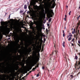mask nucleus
<instances>
[{
  "mask_svg": "<svg viewBox=\"0 0 80 80\" xmlns=\"http://www.w3.org/2000/svg\"><path fill=\"white\" fill-rule=\"evenodd\" d=\"M31 0V2H30V5L28 7L29 9H32V8H31V6H33L34 9H35V10L37 9V8H38V6H37V5H35V4H36L35 2H34L33 0Z\"/></svg>",
  "mask_w": 80,
  "mask_h": 80,
  "instance_id": "obj_1",
  "label": "nucleus"
},
{
  "mask_svg": "<svg viewBox=\"0 0 80 80\" xmlns=\"http://www.w3.org/2000/svg\"><path fill=\"white\" fill-rule=\"evenodd\" d=\"M80 15H79V16L77 18V20H79V18H80Z\"/></svg>",
  "mask_w": 80,
  "mask_h": 80,
  "instance_id": "obj_22",
  "label": "nucleus"
},
{
  "mask_svg": "<svg viewBox=\"0 0 80 80\" xmlns=\"http://www.w3.org/2000/svg\"><path fill=\"white\" fill-rule=\"evenodd\" d=\"M69 34L70 37H72V34L71 33H69Z\"/></svg>",
  "mask_w": 80,
  "mask_h": 80,
  "instance_id": "obj_21",
  "label": "nucleus"
},
{
  "mask_svg": "<svg viewBox=\"0 0 80 80\" xmlns=\"http://www.w3.org/2000/svg\"><path fill=\"white\" fill-rule=\"evenodd\" d=\"M47 25L48 27H49V26H50V24L48 23L47 24Z\"/></svg>",
  "mask_w": 80,
  "mask_h": 80,
  "instance_id": "obj_36",
  "label": "nucleus"
},
{
  "mask_svg": "<svg viewBox=\"0 0 80 80\" xmlns=\"http://www.w3.org/2000/svg\"><path fill=\"white\" fill-rule=\"evenodd\" d=\"M43 12H45V10H44V9H43Z\"/></svg>",
  "mask_w": 80,
  "mask_h": 80,
  "instance_id": "obj_51",
  "label": "nucleus"
},
{
  "mask_svg": "<svg viewBox=\"0 0 80 80\" xmlns=\"http://www.w3.org/2000/svg\"><path fill=\"white\" fill-rule=\"evenodd\" d=\"M8 71V73L10 72V70H5V69H0V72L2 73H6V72H7ZM0 75H1L0 74Z\"/></svg>",
  "mask_w": 80,
  "mask_h": 80,
  "instance_id": "obj_5",
  "label": "nucleus"
},
{
  "mask_svg": "<svg viewBox=\"0 0 80 80\" xmlns=\"http://www.w3.org/2000/svg\"><path fill=\"white\" fill-rule=\"evenodd\" d=\"M71 11H70L69 12V15H70V14L71 13Z\"/></svg>",
  "mask_w": 80,
  "mask_h": 80,
  "instance_id": "obj_34",
  "label": "nucleus"
},
{
  "mask_svg": "<svg viewBox=\"0 0 80 80\" xmlns=\"http://www.w3.org/2000/svg\"><path fill=\"white\" fill-rule=\"evenodd\" d=\"M65 33H64L63 34V37H65Z\"/></svg>",
  "mask_w": 80,
  "mask_h": 80,
  "instance_id": "obj_33",
  "label": "nucleus"
},
{
  "mask_svg": "<svg viewBox=\"0 0 80 80\" xmlns=\"http://www.w3.org/2000/svg\"><path fill=\"white\" fill-rule=\"evenodd\" d=\"M62 33H65V31L63 30H62Z\"/></svg>",
  "mask_w": 80,
  "mask_h": 80,
  "instance_id": "obj_43",
  "label": "nucleus"
},
{
  "mask_svg": "<svg viewBox=\"0 0 80 80\" xmlns=\"http://www.w3.org/2000/svg\"><path fill=\"white\" fill-rule=\"evenodd\" d=\"M78 26H76V32H78Z\"/></svg>",
  "mask_w": 80,
  "mask_h": 80,
  "instance_id": "obj_17",
  "label": "nucleus"
},
{
  "mask_svg": "<svg viewBox=\"0 0 80 80\" xmlns=\"http://www.w3.org/2000/svg\"><path fill=\"white\" fill-rule=\"evenodd\" d=\"M78 46H79V47H80V45L79 44H78Z\"/></svg>",
  "mask_w": 80,
  "mask_h": 80,
  "instance_id": "obj_56",
  "label": "nucleus"
},
{
  "mask_svg": "<svg viewBox=\"0 0 80 80\" xmlns=\"http://www.w3.org/2000/svg\"><path fill=\"white\" fill-rule=\"evenodd\" d=\"M7 80H8V78H7Z\"/></svg>",
  "mask_w": 80,
  "mask_h": 80,
  "instance_id": "obj_59",
  "label": "nucleus"
},
{
  "mask_svg": "<svg viewBox=\"0 0 80 80\" xmlns=\"http://www.w3.org/2000/svg\"><path fill=\"white\" fill-rule=\"evenodd\" d=\"M62 46H63V47L65 48V41L63 42V43L62 44Z\"/></svg>",
  "mask_w": 80,
  "mask_h": 80,
  "instance_id": "obj_20",
  "label": "nucleus"
},
{
  "mask_svg": "<svg viewBox=\"0 0 80 80\" xmlns=\"http://www.w3.org/2000/svg\"><path fill=\"white\" fill-rule=\"evenodd\" d=\"M10 34H11L12 35V37H15V35H14V34H12V33H10Z\"/></svg>",
  "mask_w": 80,
  "mask_h": 80,
  "instance_id": "obj_27",
  "label": "nucleus"
},
{
  "mask_svg": "<svg viewBox=\"0 0 80 80\" xmlns=\"http://www.w3.org/2000/svg\"><path fill=\"white\" fill-rule=\"evenodd\" d=\"M46 13L49 15L50 17H52V16H53V15L52 14V13H53V14H54V13H53V11L52 10L50 9V7L47 8L46 10Z\"/></svg>",
  "mask_w": 80,
  "mask_h": 80,
  "instance_id": "obj_3",
  "label": "nucleus"
},
{
  "mask_svg": "<svg viewBox=\"0 0 80 80\" xmlns=\"http://www.w3.org/2000/svg\"><path fill=\"white\" fill-rule=\"evenodd\" d=\"M52 6L53 7V8H54V7H55V4H52Z\"/></svg>",
  "mask_w": 80,
  "mask_h": 80,
  "instance_id": "obj_39",
  "label": "nucleus"
},
{
  "mask_svg": "<svg viewBox=\"0 0 80 80\" xmlns=\"http://www.w3.org/2000/svg\"><path fill=\"white\" fill-rule=\"evenodd\" d=\"M66 8L67 11L68 10V7L67 5L66 6Z\"/></svg>",
  "mask_w": 80,
  "mask_h": 80,
  "instance_id": "obj_24",
  "label": "nucleus"
},
{
  "mask_svg": "<svg viewBox=\"0 0 80 80\" xmlns=\"http://www.w3.org/2000/svg\"><path fill=\"white\" fill-rule=\"evenodd\" d=\"M74 31H72V34H74Z\"/></svg>",
  "mask_w": 80,
  "mask_h": 80,
  "instance_id": "obj_45",
  "label": "nucleus"
},
{
  "mask_svg": "<svg viewBox=\"0 0 80 80\" xmlns=\"http://www.w3.org/2000/svg\"><path fill=\"white\" fill-rule=\"evenodd\" d=\"M8 78H9V80H14V77H12V78H11V77H9V76L8 75Z\"/></svg>",
  "mask_w": 80,
  "mask_h": 80,
  "instance_id": "obj_10",
  "label": "nucleus"
},
{
  "mask_svg": "<svg viewBox=\"0 0 80 80\" xmlns=\"http://www.w3.org/2000/svg\"><path fill=\"white\" fill-rule=\"evenodd\" d=\"M75 59H76V60H77L78 59V57H77V56H75Z\"/></svg>",
  "mask_w": 80,
  "mask_h": 80,
  "instance_id": "obj_23",
  "label": "nucleus"
},
{
  "mask_svg": "<svg viewBox=\"0 0 80 80\" xmlns=\"http://www.w3.org/2000/svg\"><path fill=\"white\" fill-rule=\"evenodd\" d=\"M42 70H44V69H45V67H44V66H42Z\"/></svg>",
  "mask_w": 80,
  "mask_h": 80,
  "instance_id": "obj_30",
  "label": "nucleus"
},
{
  "mask_svg": "<svg viewBox=\"0 0 80 80\" xmlns=\"http://www.w3.org/2000/svg\"><path fill=\"white\" fill-rule=\"evenodd\" d=\"M29 13H30V11H28L27 12V14H28Z\"/></svg>",
  "mask_w": 80,
  "mask_h": 80,
  "instance_id": "obj_38",
  "label": "nucleus"
},
{
  "mask_svg": "<svg viewBox=\"0 0 80 80\" xmlns=\"http://www.w3.org/2000/svg\"><path fill=\"white\" fill-rule=\"evenodd\" d=\"M11 27H13V25H11Z\"/></svg>",
  "mask_w": 80,
  "mask_h": 80,
  "instance_id": "obj_60",
  "label": "nucleus"
},
{
  "mask_svg": "<svg viewBox=\"0 0 80 80\" xmlns=\"http://www.w3.org/2000/svg\"><path fill=\"white\" fill-rule=\"evenodd\" d=\"M39 58L37 60H35L34 61V62L32 64V67H33V66H35V65H36L37 63V62L39 61Z\"/></svg>",
  "mask_w": 80,
  "mask_h": 80,
  "instance_id": "obj_7",
  "label": "nucleus"
},
{
  "mask_svg": "<svg viewBox=\"0 0 80 80\" xmlns=\"http://www.w3.org/2000/svg\"><path fill=\"white\" fill-rule=\"evenodd\" d=\"M1 21L0 22L1 25H2V26H4V25L6 24V22H4V21H3V19H1Z\"/></svg>",
  "mask_w": 80,
  "mask_h": 80,
  "instance_id": "obj_8",
  "label": "nucleus"
},
{
  "mask_svg": "<svg viewBox=\"0 0 80 80\" xmlns=\"http://www.w3.org/2000/svg\"><path fill=\"white\" fill-rule=\"evenodd\" d=\"M77 33H76V40H77V38H78L79 37V36L78 35V31H77L76 32Z\"/></svg>",
  "mask_w": 80,
  "mask_h": 80,
  "instance_id": "obj_11",
  "label": "nucleus"
},
{
  "mask_svg": "<svg viewBox=\"0 0 80 80\" xmlns=\"http://www.w3.org/2000/svg\"><path fill=\"white\" fill-rule=\"evenodd\" d=\"M2 80H6V78H5L4 79H2Z\"/></svg>",
  "mask_w": 80,
  "mask_h": 80,
  "instance_id": "obj_41",
  "label": "nucleus"
},
{
  "mask_svg": "<svg viewBox=\"0 0 80 80\" xmlns=\"http://www.w3.org/2000/svg\"><path fill=\"white\" fill-rule=\"evenodd\" d=\"M30 26H31V29H33V28H32L33 27V24L30 23Z\"/></svg>",
  "mask_w": 80,
  "mask_h": 80,
  "instance_id": "obj_13",
  "label": "nucleus"
},
{
  "mask_svg": "<svg viewBox=\"0 0 80 80\" xmlns=\"http://www.w3.org/2000/svg\"><path fill=\"white\" fill-rule=\"evenodd\" d=\"M80 73V72H78V74H79Z\"/></svg>",
  "mask_w": 80,
  "mask_h": 80,
  "instance_id": "obj_61",
  "label": "nucleus"
},
{
  "mask_svg": "<svg viewBox=\"0 0 80 80\" xmlns=\"http://www.w3.org/2000/svg\"><path fill=\"white\" fill-rule=\"evenodd\" d=\"M10 18V14L9 15V16L8 18Z\"/></svg>",
  "mask_w": 80,
  "mask_h": 80,
  "instance_id": "obj_49",
  "label": "nucleus"
},
{
  "mask_svg": "<svg viewBox=\"0 0 80 80\" xmlns=\"http://www.w3.org/2000/svg\"><path fill=\"white\" fill-rule=\"evenodd\" d=\"M51 20H52V18H50L48 20L49 22H51Z\"/></svg>",
  "mask_w": 80,
  "mask_h": 80,
  "instance_id": "obj_26",
  "label": "nucleus"
},
{
  "mask_svg": "<svg viewBox=\"0 0 80 80\" xmlns=\"http://www.w3.org/2000/svg\"><path fill=\"white\" fill-rule=\"evenodd\" d=\"M74 38H76V35H75V34H74Z\"/></svg>",
  "mask_w": 80,
  "mask_h": 80,
  "instance_id": "obj_50",
  "label": "nucleus"
},
{
  "mask_svg": "<svg viewBox=\"0 0 80 80\" xmlns=\"http://www.w3.org/2000/svg\"><path fill=\"white\" fill-rule=\"evenodd\" d=\"M78 22L77 23V25H78V26L79 27V26L80 25V21H78Z\"/></svg>",
  "mask_w": 80,
  "mask_h": 80,
  "instance_id": "obj_19",
  "label": "nucleus"
},
{
  "mask_svg": "<svg viewBox=\"0 0 80 80\" xmlns=\"http://www.w3.org/2000/svg\"><path fill=\"white\" fill-rule=\"evenodd\" d=\"M73 32H74V33H75V29H74V30H73Z\"/></svg>",
  "mask_w": 80,
  "mask_h": 80,
  "instance_id": "obj_44",
  "label": "nucleus"
},
{
  "mask_svg": "<svg viewBox=\"0 0 80 80\" xmlns=\"http://www.w3.org/2000/svg\"><path fill=\"white\" fill-rule=\"evenodd\" d=\"M34 78L33 77H32V78Z\"/></svg>",
  "mask_w": 80,
  "mask_h": 80,
  "instance_id": "obj_64",
  "label": "nucleus"
},
{
  "mask_svg": "<svg viewBox=\"0 0 80 80\" xmlns=\"http://www.w3.org/2000/svg\"><path fill=\"white\" fill-rule=\"evenodd\" d=\"M68 41H70V40H72V37H70L68 39Z\"/></svg>",
  "mask_w": 80,
  "mask_h": 80,
  "instance_id": "obj_15",
  "label": "nucleus"
},
{
  "mask_svg": "<svg viewBox=\"0 0 80 80\" xmlns=\"http://www.w3.org/2000/svg\"><path fill=\"white\" fill-rule=\"evenodd\" d=\"M74 40L75 39L74 38H72V40L71 42H73Z\"/></svg>",
  "mask_w": 80,
  "mask_h": 80,
  "instance_id": "obj_29",
  "label": "nucleus"
},
{
  "mask_svg": "<svg viewBox=\"0 0 80 80\" xmlns=\"http://www.w3.org/2000/svg\"><path fill=\"white\" fill-rule=\"evenodd\" d=\"M35 69H36L37 68V66H35V68H34Z\"/></svg>",
  "mask_w": 80,
  "mask_h": 80,
  "instance_id": "obj_53",
  "label": "nucleus"
},
{
  "mask_svg": "<svg viewBox=\"0 0 80 80\" xmlns=\"http://www.w3.org/2000/svg\"><path fill=\"white\" fill-rule=\"evenodd\" d=\"M1 61H2V59H0V64L1 63H0Z\"/></svg>",
  "mask_w": 80,
  "mask_h": 80,
  "instance_id": "obj_58",
  "label": "nucleus"
},
{
  "mask_svg": "<svg viewBox=\"0 0 80 80\" xmlns=\"http://www.w3.org/2000/svg\"><path fill=\"white\" fill-rule=\"evenodd\" d=\"M77 69H78V68H77V69H76V70H77Z\"/></svg>",
  "mask_w": 80,
  "mask_h": 80,
  "instance_id": "obj_63",
  "label": "nucleus"
},
{
  "mask_svg": "<svg viewBox=\"0 0 80 80\" xmlns=\"http://www.w3.org/2000/svg\"><path fill=\"white\" fill-rule=\"evenodd\" d=\"M29 73L28 72V73H27L26 74V75H29Z\"/></svg>",
  "mask_w": 80,
  "mask_h": 80,
  "instance_id": "obj_48",
  "label": "nucleus"
},
{
  "mask_svg": "<svg viewBox=\"0 0 80 80\" xmlns=\"http://www.w3.org/2000/svg\"><path fill=\"white\" fill-rule=\"evenodd\" d=\"M6 27H7V28H8V25H6Z\"/></svg>",
  "mask_w": 80,
  "mask_h": 80,
  "instance_id": "obj_55",
  "label": "nucleus"
},
{
  "mask_svg": "<svg viewBox=\"0 0 80 80\" xmlns=\"http://www.w3.org/2000/svg\"><path fill=\"white\" fill-rule=\"evenodd\" d=\"M35 70V68H32V71H33V72H34Z\"/></svg>",
  "mask_w": 80,
  "mask_h": 80,
  "instance_id": "obj_31",
  "label": "nucleus"
},
{
  "mask_svg": "<svg viewBox=\"0 0 80 80\" xmlns=\"http://www.w3.org/2000/svg\"><path fill=\"white\" fill-rule=\"evenodd\" d=\"M78 32L79 35H80V32H79V30H78Z\"/></svg>",
  "mask_w": 80,
  "mask_h": 80,
  "instance_id": "obj_42",
  "label": "nucleus"
},
{
  "mask_svg": "<svg viewBox=\"0 0 80 80\" xmlns=\"http://www.w3.org/2000/svg\"><path fill=\"white\" fill-rule=\"evenodd\" d=\"M69 37H70L69 35H68V36H67V37L68 38Z\"/></svg>",
  "mask_w": 80,
  "mask_h": 80,
  "instance_id": "obj_47",
  "label": "nucleus"
},
{
  "mask_svg": "<svg viewBox=\"0 0 80 80\" xmlns=\"http://www.w3.org/2000/svg\"><path fill=\"white\" fill-rule=\"evenodd\" d=\"M72 46H74V44H73V43H71Z\"/></svg>",
  "mask_w": 80,
  "mask_h": 80,
  "instance_id": "obj_40",
  "label": "nucleus"
},
{
  "mask_svg": "<svg viewBox=\"0 0 80 80\" xmlns=\"http://www.w3.org/2000/svg\"><path fill=\"white\" fill-rule=\"evenodd\" d=\"M77 61H76V62L74 65V67L75 68V69H76V68H77Z\"/></svg>",
  "mask_w": 80,
  "mask_h": 80,
  "instance_id": "obj_12",
  "label": "nucleus"
},
{
  "mask_svg": "<svg viewBox=\"0 0 80 80\" xmlns=\"http://www.w3.org/2000/svg\"><path fill=\"white\" fill-rule=\"evenodd\" d=\"M11 20H12V21H13V19H11Z\"/></svg>",
  "mask_w": 80,
  "mask_h": 80,
  "instance_id": "obj_54",
  "label": "nucleus"
},
{
  "mask_svg": "<svg viewBox=\"0 0 80 80\" xmlns=\"http://www.w3.org/2000/svg\"><path fill=\"white\" fill-rule=\"evenodd\" d=\"M0 29L1 30H3V28L2 27H1V28L0 27Z\"/></svg>",
  "mask_w": 80,
  "mask_h": 80,
  "instance_id": "obj_32",
  "label": "nucleus"
},
{
  "mask_svg": "<svg viewBox=\"0 0 80 80\" xmlns=\"http://www.w3.org/2000/svg\"><path fill=\"white\" fill-rule=\"evenodd\" d=\"M32 17H33V18L35 19V20H37L38 19V15H37L36 12L34 13L33 15L32 16Z\"/></svg>",
  "mask_w": 80,
  "mask_h": 80,
  "instance_id": "obj_6",
  "label": "nucleus"
},
{
  "mask_svg": "<svg viewBox=\"0 0 80 80\" xmlns=\"http://www.w3.org/2000/svg\"><path fill=\"white\" fill-rule=\"evenodd\" d=\"M22 11H20V13H22Z\"/></svg>",
  "mask_w": 80,
  "mask_h": 80,
  "instance_id": "obj_57",
  "label": "nucleus"
},
{
  "mask_svg": "<svg viewBox=\"0 0 80 80\" xmlns=\"http://www.w3.org/2000/svg\"><path fill=\"white\" fill-rule=\"evenodd\" d=\"M36 67H37V68H38V66H36Z\"/></svg>",
  "mask_w": 80,
  "mask_h": 80,
  "instance_id": "obj_62",
  "label": "nucleus"
},
{
  "mask_svg": "<svg viewBox=\"0 0 80 80\" xmlns=\"http://www.w3.org/2000/svg\"><path fill=\"white\" fill-rule=\"evenodd\" d=\"M27 6L26 5H24V8L25 9H27Z\"/></svg>",
  "mask_w": 80,
  "mask_h": 80,
  "instance_id": "obj_16",
  "label": "nucleus"
},
{
  "mask_svg": "<svg viewBox=\"0 0 80 80\" xmlns=\"http://www.w3.org/2000/svg\"><path fill=\"white\" fill-rule=\"evenodd\" d=\"M32 67H30L29 68V69H30V70H31V69H32Z\"/></svg>",
  "mask_w": 80,
  "mask_h": 80,
  "instance_id": "obj_37",
  "label": "nucleus"
},
{
  "mask_svg": "<svg viewBox=\"0 0 80 80\" xmlns=\"http://www.w3.org/2000/svg\"><path fill=\"white\" fill-rule=\"evenodd\" d=\"M34 22L35 24H36V28L38 32H42V27H41V26H40V23L39 22L38 23H37V21H34Z\"/></svg>",
  "mask_w": 80,
  "mask_h": 80,
  "instance_id": "obj_2",
  "label": "nucleus"
},
{
  "mask_svg": "<svg viewBox=\"0 0 80 80\" xmlns=\"http://www.w3.org/2000/svg\"><path fill=\"white\" fill-rule=\"evenodd\" d=\"M44 41L42 40V37L41 38H39V42H38V50H39V48H40V46H39V44H41V45H42L43 42V43H45V41L46 40V39L45 38H44L43 39Z\"/></svg>",
  "mask_w": 80,
  "mask_h": 80,
  "instance_id": "obj_4",
  "label": "nucleus"
},
{
  "mask_svg": "<svg viewBox=\"0 0 80 80\" xmlns=\"http://www.w3.org/2000/svg\"><path fill=\"white\" fill-rule=\"evenodd\" d=\"M39 76V74H38L36 75L37 77H38Z\"/></svg>",
  "mask_w": 80,
  "mask_h": 80,
  "instance_id": "obj_35",
  "label": "nucleus"
},
{
  "mask_svg": "<svg viewBox=\"0 0 80 80\" xmlns=\"http://www.w3.org/2000/svg\"><path fill=\"white\" fill-rule=\"evenodd\" d=\"M25 76L24 77H22V79H25V78H25Z\"/></svg>",
  "mask_w": 80,
  "mask_h": 80,
  "instance_id": "obj_52",
  "label": "nucleus"
},
{
  "mask_svg": "<svg viewBox=\"0 0 80 80\" xmlns=\"http://www.w3.org/2000/svg\"><path fill=\"white\" fill-rule=\"evenodd\" d=\"M65 18H64L65 21H66V18H67V15L65 14Z\"/></svg>",
  "mask_w": 80,
  "mask_h": 80,
  "instance_id": "obj_18",
  "label": "nucleus"
},
{
  "mask_svg": "<svg viewBox=\"0 0 80 80\" xmlns=\"http://www.w3.org/2000/svg\"><path fill=\"white\" fill-rule=\"evenodd\" d=\"M27 50L28 51V52H29L30 53L31 52V50H32L31 49V48H29V49H27Z\"/></svg>",
  "mask_w": 80,
  "mask_h": 80,
  "instance_id": "obj_14",
  "label": "nucleus"
},
{
  "mask_svg": "<svg viewBox=\"0 0 80 80\" xmlns=\"http://www.w3.org/2000/svg\"><path fill=\"white\" fill-rule=\"evenodd\" d=\"M19 42H20V39H18L17 41V43H18Z\"/></svg>",
  "mask_w": 80,
  "mask_h": 80,
  "instance_id": "obj_28",
  "label": "nucleus"
},
{
  "mask_svg": "<svg viewBox=\"0 0 80 80\" xmlns=\"http://www.w3.org/2000/svg\"><path fill=\"white\" fill-rule=\"evenodd\" d=\"M46 32L47 33H48V29H47V28L46 29Z\"/></svg>",
  "mask_w": 80,
  "mask_h": 80,
  "instance_id": "obj_25",
  "label": "nucleus"
},
{
  "mask_svg": "<svg viewBox=\"0 0 80 80\" xmlns=\"http://www.w3.org/2000/svg\"><path fill=\"white\" fill-rule=\"evenodd\" d=\"M74 77H75L73 76V75H70V77H69V78L70 80H71L73 79V78H74Z\"/></svg>",
  "mask_w": 80,
  "mask_h": 80,
  "instance_id": "obj_9",
  "label": "nucleus"
},
{
  "mask_svg": "<svg viewBox=\"0 0 80 80\" xmlns=\"http://www.w3.org/2000/svg\"><path fill=\"white\" fill-rule=\"evenodd\" d=\"M32 72V71H30L29 72V73H30Z\"/></svg>",
  "mask_w": 80,
  "mask_h": 80,
  "instance_id": "obj_46",
  "label": "nucleus"
}]
</instances>
